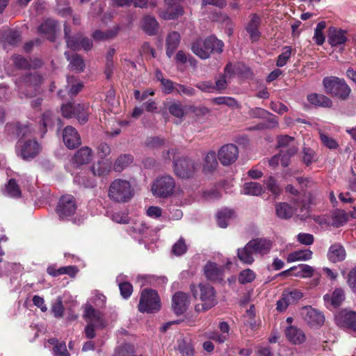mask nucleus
Returning <instances> with one entry per match:
<instances>
[{"label": "nucleus", "mask_w": 356, "mask_h": 356, "mask_svg": "<svg viewBox=\"0 0 356 356\" xmlns=\"http://www.w3.org/2000/svg\"><path fill=\"white\" fill-rule=\"evenodd\" d=\"M42 77L37 72H26L15 81L16 91L21 99L29 98L39 92Z\"/></svg>", "instance_id": "f257e3e1"}, {"label": "nucleus", "mask_w": 356, "mask_h": 356, "mask_svg": "<svg viewBox=\"0 0 356 356\" xmlns=\"http://www.w3.org/2000/svg\"><path fill=\"white\" fill-rule=\"evenodd\" d=\"M191 291L195 299L199 298L202 302V304L195 305L196 312H205L216 305V293L213 287L210 284L203 283L198 285L191 284Z\"/></svg>", "instance_id": "f03ea898"}, {"label": "nucleus", "mask_w": 356, "mask_h": 356, "mask_svg": "<svg viewBox=\"0 0 356 356\" xmlns=\"http://www.w3.org/2000/svg\"><path fill=\"white\" fill-rule=\"evenodd\" d=\"M293 206L286 202H278L275 206L276 216L286 220L296 215L300 219H306L309 216V206L303 202H294Z\"/></svg>", "instance_id": "7ed1b4c3"}, {"label": "nucleus", "mask_w": 356, "mask_h": 356, "mask_svg": "<svg viewBox=\"0 0 356 356\" xmlns=\"http://www.w3.org/2000/svg\"><path fill=\"white\" fill-rule=\"evenodd\" d=\"M90 339L94 337V329L102 328L105 322L99 309H103L106 305V297L98 291H94L91 293L90 301Z\"/></svg>", "instance_id": "20e7f679"}, {"label": "nucleus", "mask_w": 356, "mask_h": 356, "mask_svg": "<svg viewBox=\"0 0 356 356\" xmlns=\"http://www.w3.org/2000/svg\"><path fill=\"white\" fill-rule=\"evenodd\" d=\"M223 42L214 36L209 37L204 40L198 39L193 44V52L202 59H207L213 52L221 53L222 51Z\"/></svg>", "instance_id": "39448f33"}, {"label": "nucleus", "mask_w": 356, "mask_h": 356, "mask_svg": "<svg viewBox=\"0 0 356 356\" xmlns=\"http://www.w3.org/2000/svg\"><path fill=\"white\" fill-rule=\"evenodd\" d=\"M134 196V189L129 181L117 179L110 185L108 197L115 202H127Z\"/></svg>", "instance_id": "423d86ee"}, {"label": "nucleus", "mask_w": 356, "mask_h": 356, "mask_svg": "<svg viewBox=\"0 0 356 356\" xmlns=\"http://www.w3.org/2000/svg\"><path fill=\"white\" fill-rule=\"evenodd\" d=\"M323 83L327 94L337 97L340 99H346L350 93V88L343 79L336 76H327L323 79Z\"/></svg>", "instance_id": "0eeeda50"}, {"label": "nucleus", "mask_w": 356, "mask_h": 356, "mask_svg": "<svg viewBox=\"0 0 356 356\" xmlns=\"http://www.w3.org/2000/svg\"><path fill=\"white\" fill-rule=\"evenodd\" d=\"M138 310L142 313H154L160 309V299L157 292L153 289H145L142 291Z\"/></svg>", "instance_id": "6e6552de"}, {"label": "nucleus", "mask_w": 356, "mask_h": 356, "mask_svg": "<svg viewBox=\"0 0 356 356\" xmlns=\"http://www.w3.org/2000/svg\"><path fill=\"white\" fill-rule=\"evenodd\" d=\"M175 188L174 179L170 175H163L158 177L152 184V193L161 197H167L171 195Z\"/></svg>", "instance_id": "1a4fd4ad"}, {"label": "nucleus", "mask_w": 356, "mask_h": 356, "mask_svg": "<svg viewBox=\"0 0 356 356\" xmlns=\"http://www.w3.org/2000/svg\"><path fill=\"white\" fill-rule=\"evenodd\" d=\"M75 198L71 195L62 196L56 207V213L61 219H67L76 210Z\"/></svg>", "instance_id": "9d476101"}, {"label": "nucleus", "mask_w": 356, "mask_h": 356, "mask_svg": "<svg viewBox=\"0 0 356 356\" xmlns=\"http://www.w3.org/2000/svg\"><path fill=\"white\" fill-rule=\"evenodd\" d=\"M62 114L64 118H76L81 124H85L88 120V115L84 111V107L80 104H63L61 107Z\"/></svg>", "instance_id": "9b49d317"}, {"label": "nucleus", "mask_w": 356, "mask_h": 356, "mask_svg": "<svg viewBox=\"0 0 356 356\" xmlns=\"http://www.w3.org/2000/svg\"><path fill=\"white\" fill-rule=\"evenodd\" d=\"M17 146L20 148V154L23 159L29 160L40 152L41 147L35 139L21 140L18 142Z\"/></svg>", "instance_id": "f8f14e48"}, {"label": "nucleus", "mask_w": 356, "mask_h": 356, "mask_svg": "<svg viewBox=\"0 0 356 356\" xmlns=\"http://www.w3.org/2000/svg\"><path fill=\"white\" fill-rule=\"evenodd\" d=\"M197 166L188 158H181L174 162L175 173L180 177L188 178L197 170Z\"/></svg>", "instance_id": "ddd939ff"}, {"label": "nucleus", "mask_w": 356, "mask_h": 356, "mask_svg": "<svg viewBox=\"0 0 356 356\" xmlns=\"http://www.w3.org/2000/svg\"><path fill=\"white\" fill-rule=\"evenodd\" d=\"M238 149L234 144H227L221 147L218 152V158L223 165H229L238 159Z\"/></svg>", "instance_id": "4468645a"}, {"label": "nucleus", "mask_w": 356, "mask_h": 356, "mask_svg": "<svg viewBox=\"0 0 356 356\" xmlns=\"http://www.w3.org/2000/svg\"><path fill=\"white\" fill-rule=\"evenodd\" d=\"M302 315L305 322L312 327H318L325 321L324 315L310 306L302 308Z\"/></svg>", "instance_id": "2eb2a0df"}, {"label": "nucleus", "mask_w": 356, "mask_h": 356, "mask_svg": "<svg viewBox=\"0 0 356 356\" xmlns=\"http://www.w3.org/2000/svg\"><path fill=\"white\" fill-rule=\"evenodd\" d=\"M181 0H165L167 6L165 10L159 13L161 17L165 20L175 19L184 13L182 7L179 5Z\"/></svg>", "instance_id": "dca6fc26"}, {"label": "nucleus", "mask_w": 356, "mask_h": 356, "mask_svg": "<svg viewBox=\"0 0 356 356\" xmlns=\"http://www.w3.org/2000/svg\"><path fill=\"white\" fill-rule=\"evenodd\" d=\"M336 321L339 326L350 330L356 337V312H342L336 317Z\"/></svg>", "instance_id": "f3484780"}, {"label": "nucleus", "mask_w": 356, "mask_h": 356, "mask_svg": "<svg viewBox=\"0 0 356 356\" xmlns=\"http://www.w3.org/2000/svg\"><path fill=\"white\" fill-rule=\"evenodd\" d=\"M63 140L68 149H75L81 143L78 131L72 126L66 127L63 131Z\"/></svg>", "instance_id": "a211bd4d"}, {"label": "nucleus", "mask_w": 356, "mask_h": 356, "mask_svg": "<svg viewBox=\"0 0 356 356\" xmlns=\"http://www.w3.org/2000/svg\"><path fill=\"white\" fill-rule=\"evenodd\" d=\"M190 305L189 296L183 292H177L172 296V307L177 315L182 314Z\"/></svg>", "instance_id": "6ab92c4d"}, {"label": "nucleus", "mask_w": 356, "mask_h": 356, "mask_svg": "<svg viewBox=\"0 0 356 356\" xmlns=\"http://www.w3.org/2000/svg\"><path fill=\"white\" fill-rule=\"evenodd\" d=\"M64 31L68 48L72 50H79L81 48H83L86 50L88 49L89 43L88 40L83 38L81 34L72 37L68 36L69 29L67 26H65Z\"/></svg>", "instance_id": "aec40b11"}, {"label": "nucleus", "mask_w": 356, "mask_h": 356, "mask_svg": "<svg viewBox=\"0 0 356 356\" xmlns=\"http://www.w3.org/2000/svg\"><path fill=\"white\" fill-rule=\"evenodd\" d=\"M248 247H251L255 254L264 255L270 252L272 243L266 238H256L250 241Z\"/></svg>", "instance_id": "412c9836"}, {"label": "nucleus", "mask_w": 356, "mask_h": 356, "mask_svg": "<svg viewBox=\"0 0 356 356\" xmlns=\"http://www.w3.org/2000/svg\"><path fill=\"white\" fill-rule=\"evenodd\" d=\"M6 131L9 134H16L19 137L24 138L31 135L33 129L27 124L15 122L8 123L6 125Z\"/></svg>", "instance_id": "4be33fe9"}, {"label": "nucleus", "mask_w": 356, "mask_h": 356, "mask_svg": "<svg viewBox=\"0 0 356 356\" xmlns=\"http://www.w3.org/2000/svg\"><path fill=\"white\" fill-rule=\"evenodd\" d=\"M346 32L336 28H330L328 42L332 47L343 44L347 41Z\"/></svg>", "instance_id": "5701e85b"}, {"label": "nucleus", "mask_w": 356, "mask_h": 356, "mask_svg": "<svg viewBox=\"0 0 356 356\" xmlns=\"http://www.w3.org/2000/svg\"><path fill=\"white\" fill-rule=\"evenodd\" d=\"M250 18V22L246 26V31L249 33L250 39L252 41H256L260 37L259 27L261 19L257 14H251Z\"/></svg>", "instance_id": "b1692460"}, {"label": "nucleus", "mask_w": 356, "mask_h": 356, "mask_svg": "<svg viewBox=\"0 0 356 356\" xmlns=\"http://www.w3.org/2000/svg\"><path fill=\"white\" fill-rule=\"evenodd\" d=\"M287 339L293 344L302 343L306 337L304 332L296 326H289L285 330Z\"/></svg>", "instance_id": "393cba45"}, {"label": "nucleus", "mask_w": 356, "mask_h": 356, "mask_svg": "<svg viewBox=\"0 0 356 356\" xmlns=\"http://www.w3.org/2000/svg\"><path fill=\"white\" fill-rule=\"evenodd\" d=\"M204 272L207 278L210 280H221L223 268L222 266L217 265L216 263L208 262L204 266Z\"/></svg>", "instance_id": "a878e982"}, {"label": "nucleus", "mask_w": 356, "mask_h": 356, "mask_svg": "<svg viewBox=\"0 0 356 356\" xmlns=\"http://www.w3.org/2000/svg\"><path fill=\"white\" fill-rule=\"evenodd\" d=\"M346 256V252L344 248L339 243L332 245L327 252V258L333 263L344 260Z\"/></svg>", "instance_id": "bb28decb"}, {"label": "nucleus", "mask_w": 356, "mask_h": 356, "mask_svg": "<svg viewBox=\"0 0 356 356\" xmlns=\"http://www.w3.org/2000/svg\"><path fill=\"white\" fill-rule=\"evenodd\" d=\"M15 66L19 69H36L42 65V60L38 58L27 60L22 56H16L13 58Z\"/></svg>", "instance_id": "cd10ccee"}, {"label": "nucleus", "mask_w": 356, "mask_h": 356, "mask_svg": "<svg viewBox=\"0 0 356 356\" xmlns=\"http://www.w3.org/2000/svg\"><path fill=\"white\" fill-rule=\"evenodd\" d=\"M293 270H298V271L295 273V276L300 277L302 278L311 277L313 276L314 273V269L313 267L307 264H300L298 266L291 267V268L282 272L280 275H287L289 274L290 271Z\"/></svg>", "instance_id": "c85d7f7f"}, {"label": "nucleus", "mask_w": 356, "mask_h": 356, "mask_svg": "<svg viewBox=\"0 0 356 356\" xmlns=\"http://www.w3.org/2000/svg\"><path fill=\"white\" fill-rule=\"evenodd\" d=\"M345 299L344 291L341 289H336L332 295L326 294L324 296V300L327 305H330L334 308L339 307Z\"/></svg>", "instance_id": "c756f323"}, {"label": "nucleus", "mask_w": 356, "mask_h": 356, "mask_svg": "<svg viewBox=\"0 0 356 356\" xmlns=\"http://www.w3.org/2000/svg\"><path fill=\"white\" fill-rule=\"evenodd\" d=\"M89 162V148L84 147L79 149L75 154L72 159V163L76 168L81 165H87Z\"/></svg>", "instance_id": "7c9ffc66"}, {"label": "nucleus", "mask_w": 356, "mask_h": 356, "mask_svg": "<svg viewBox=\"0 0 356 356\" xmlns=\"http://www.w3.org/2000/svg\"><path fill=\"white\" fill-rule=\"evenodd\" d=\"M169 113L177 119L176 121L177 124L182 122L183 118L184 117L185 107L180 102H171L168 106Z\"/></svg>", "instance_id": "2f4dec72"}, {"label": "nucleus", "mask_w": 356, "mask_h": 356, "mask_svg": "<svg viewBox=\"0 0 356 356\" xmlns=\"http://www.w3.org/2000/svg\"><path fill=\"white\" fill-rule=\"evenodd\" d=\"M180 42V35L176 31L170 33L166 38V54L170 58Z\"/></svg>", "instance_id": "473e14b6"}, {"label": "nucleus", "mask_w": 356, "mask_h": 356, "mask_svg": "<svg viewBox=\"0 0 356 356\" xmlns=\"http://www.w3.org/2000/svg\"><path fill=\"white\" fill-rule=\"evenodd\" d=\"M264 192L262 185L257 182L250 181L245 183L241 193L247 195L258 196Z\"/></svg>", "instance_id": "72a5a7b5"}, {"label": "nucleus", "mask_w": 356, "mask_h": 356, "mask_svg": "<svg viewBox=\"0 0 356 356\" xmlns=\"http://www.w3.org/2000/svg\"><path fill=\"white\" fill-rule=\"evenodd\" d=\"M142 28L148 35H153L158 31L159 23L154 17L147 15L143 19Z\"/></svg>", "instance_id": "f704fd0d"}, {"label": "nucleus", "mask_w": 356, "mask_h": 356, "mask_svg": "<svg viewBox=\"0 0 356 356\" xmlns=\"http://www.w3.org/2000/svg\"><path fill=\"white\" fill-rule=\"evenodd\" d=\"M313 252L309 250H300L294 251L288 254L286 261L289 263L298 261H308L312 259Z\"/></svg>", "instance_id": "c9c22d12"}, {"label": "nucleus", "mask_w": 356, "mask_h": 356, "mask_svg": "<svg viewBox=\"0 0 356 356\" xmlns=\"http://www.w3.org/2000/svg\"><path fill=\"white\" fill-rule=\"evenodd\" d=\"M307 100L309 103L322 107L329 108L332 105V100L323 95L312 93L307 96Z\"/></svg>", "instance_id": "e433bc0d"}, {"label": "nucleus", "mask_w": 356, "mask_h": 356, "mask_svg": "<svg viewBox=\"0 0 356 356\" xmlns=\"http://www.w3.org/2000/svg\"><path fill=\"white\" fill-rule=\"evenodd\" d=\"M254 254H255L252 252V248L248 247V243L245 247L238 248L237 250L238 258L242 263L245 264L250 265L254 262Z\"/></svg>", "instance_id": "4c0bfd02"}, {"label": "nucleus", "mask_w": 356, "mask_h": 356, "mask_svg": "<svg viewBox=\"0 0 356 356\" xmlns=\"http://www.w3.org/2000/svg\"><path fill=\"white\" fill-rule=\"evenodd\" d=\"M218 165L216 152L214 151L207 152L204 158L203 170L204 172H212L217 168Z\"/></svg>", "instance_id": "58836bf2"}, {"label": "nucleus", "mask_w": 356, "mask_h": 356, "mask_svg": "<svg viewBox=\"0 0 356 356\" xmlns=\"http://www.w3.org/2000/svg\"><path fill=\"white\" fill-rule=\"evenodd\" d=\"M125 277H127L124 275H119L116 277V282L118 284L122 297L127 299L131 295L133 286L129 282L124 280Z\"/></svg>", "instance_id": "ea45409f"}, {"label": "nucleus", "mask_w": 356, "mask_h": 356, "mask_svg": "<svg viewBox=\"0 0 356 356\" xmlns=\"http://www.w3.org/2000/svg\"><path fill=\"white\" fill-rule=\"evenodd\" d=\"M67 59L70 61V67L72 70L77 72L83 71L85 65L83 59L76 54H70L67 51L65 53Z\"/></svg>", "instance_id": "a19ab883"}, {"label": "nucleus", "mask_w": 356, "mask_h": 356, "mask_svg": "<svg viewBox=\"0 0 356 356\" xmlns=\"http://www.w3.org/2000/svg\"><path fill=\"white\" fill-rule=\"evenodd\" d=\"M234 216L232 210L224 209L217 213V223L219 227L225 228L228 225L229 221Z\"/></svg>", "instance_id": "79ce46f5"}, {"label": "nucleus", "mask_w": 356, "mask_h": 356, "mask_svg": "<svg viewBox=\"0 0 356 356\" xmlns=\"http://www.w3.org/2000/svg\"><path fill=\"white\" fill-rule=\"evenodd\" d=\"M48 343L54 346L52 349L54 356H70L65 343L58 342L55 339H49Z\"/></svg>", "instance_id": "37998d69"}, {"label": "nucleus", "mask_w": 356, "mask_h": 356, "mask_svg": "<svg viewBox=\"0 0 356 356\" xmlns=\"http://www.w3.org/2000/svg\"><path fill=\"white\" fill-rule=\"evenodd\" d=\"M67 298H68V296L67 295L64 297L58 296L56 298L55 302L51 307V312L55 317L61 318L63 316L65 310L63 301L65 300Z\"/></svg>", "instance_id": "c03bdc74"}, {"label": "nucleus", "mask_w": 356, "mask_h": 356, "mask_svg": "<svg viewBox=\"0 0 356 356\" xmlns=\"http://www.w3.org/2000/svg\"><path fill=\"white\" fill-rule=\"evenodd\" d=\"M119 29V26H117L106 32L97 31L92 34V38L97 40L111 39L118 34Z\"/></svg>", "instance_id": "a18cd8bd"}, {"label": "nucleus", "mask_w": 356, "mask_h": 356, "mask_svg": "<svg viewBox=\"0 0 356 356\" xmlns=\"http://www.w3.org/2000/svg\"><path fill=\"white\" fill-rule=\"evenodd\" d=\"M133 161V156L130 154L121 155L116 160L114 168L115 171L120 172L129 165Z\"/></svg>", "instance_id": "49530a36"}, {"label": "nucleus", "mask_w": 356, "mask_h": 356, "mask_svg": "<svg viewBox=\"0 0 356 356\" xmlns=\"http://www.w3.org/2000/svg\"><path fill=\"white\" fill-rule=\"evenodd\" d=\"M2 36L5 40V42L12 46L17 44L21 40L19 32L14 30H8L4 31Z\"/></svg>", "instance_id": "de8ad7c7"}, {"label": "nucleus", "mask_w": 356, "mask_h": 356, "mask_svg": "<svg viewBox=\"0 0 356 356\" xmlns=\"http://www.w3.org/2000/svg\"><path fill=\"white\" fill-rule=\"evenodd\" d=\"M3 193L9 197H18L21 195V191L15 181L11 179L6 186Z\"/></svg>", "instance_id": "09e8293b"}, {"label": "nucleus", "mask_w": 356, "mask_h": 356, "mask_svg": "<svg viewBox=\"0 0 356 356\" xmlns=\"http://www.w3.org/2000/svg\"><path fill=\"white\" fill-rule=\"evenodd\" d=\"M296 152L297 148L295 147H290L286 149H281L279 155L282 165L284 167L288 166L290 161V157L292 155H294Z\"/></svg>", "instance_id": "8fccbe9b"}, {"label": "nucleus", "mask_w": 356, "mask_h": 356, "mask_svg": "<svg viewBox=\"0 0 356 356\" xmlns=\"http://www.w3.org/2000/svg\"><path fill=\"white\" fill-rule=\"evenodd\" d=\"M56 120L58 121L59 127H60L61 120L56 118L52 112L47 111L42 115L41 122H42L44 129H47L48 127H51Z\"/></svg>", "instance_id": "3c124183"}, {"label": "nucleus", "mask_w": 356, "mask_h": 356, "mask_svg": "<svg viewBox=\"0 0 356 356\" xmlns=\"http://www.w3.org/2000/svg\"><path fill=\"white\" fill-rule=\"evenodd\" d=\"M256 278V274L254 272L250 269H245L242 270L238 275V282L240 284H245L253 282Z\"/></svg>", "instance_id": "603ef678"}, {"label": "nucleus", "mask_w": 356, "mask_h": 356, "mask_svg": "<svg viewBox=\"0 0 356 356\" xmlns=\"http://www.w3.org/2000/svg\"><path fill=\"white\" fill-rule=\"evenodd\" d=\"M292 49L289 46H285L282 48V52L278 56L276 65L277 67L284 66L291 55Z\"/></svg>", "instance_id": "864d4df0"}, {"label": "nucleus", "mask_w": 356, "mask_h": 356, "mask_svg": "<svg viewBox=\"0 0 356 356\" xmlns=\"http://www.w3.org/2000/svg\"><path fill=\"white\" fill-rule=\"evenodd\" d=\"M67 83L71 88L69 90V95L74 96L77 95L83 88V83L81 81H76L74 76H68Z\"/></svg>", "instance_id": "5fc2aeb1"}, {"label": "nucleus", "mask_w": 356, "mask_h": 356, "mask_svg": "<svg viewBox=\"0 0 356 356\" xmlns=\"http://www.w3.org/2000/svg\"><path fill=\"white\" fill-rule=\"evenodd\" d=\"M147 229L146 224L143 220H138L130 227L129 232L131 234H143Z\"/></svg>", "instance_id": "6e6d98bb"}, {"label": "nucleus", "mask_w": 356, "mask_h": 356, "mask_svg": "<svg viewBox=\"0 0 356 356\" xmlns=\"http://www.w3.org/2000/svg\"><path fill=\"white\" fill-rule=\"evenodd\" d=\"M266 188L273 194L278 195L281 193V188L273 177H269L264 181Z\"/></svg>", "instance_id": "4d7b16f0"}, {"label": "nucleus", "mask_w": 356, "mask_h": 356, "mask_svg": "<svg viewBox=\"0 0 356 356\" xmlns=\"http://www.w3.org/2000/svg\"><path fill=\"white\" fill-rule=\"evenodd\" d=\"M74 181L77 185L88 188V179L87 170H81L80 172H77L74 176Z\"/></svg>", "instance_id": "13d9d810"}, {"label": "nucleus", "mask_w": 356, "mask_h": 356, "mask_svg": "<svg viewBox=\"0 0 356 356\" xmlns=\"http://www.w3.org/2000/svg\"><path fill=\"white\" fill-rule=\"evenodd\" d=\"M302 154L303 161L307 165H309L316 161L315 152L312 149L304 147Z\"/></svg>", "instance_id": "bf43d9fd"}, {"label": "nucleus", "mask_w": 356, "mask_h": 356, "mask_svg": "<svg viewBox=\"0 0 356 356\" xmlns=\"http://www.w3.org/2000/svg\"><path fill=\"white\" fill-rule=\"evenodd\" d=\"M320 138L323 144L329 149H336L338 147L337 142L323 132H320Z\"/></svg>", "instance_id": "052dcab7"}, {"label": "nucleus", "mask_w": 356, "mask_h": 356, "mask_svg": "<svg viewBox=\"0 0 356 356\" xmlns=\"http://www.w3.org/2000/svg\"><path fill=\"white\" fill-rule=\"evenodd\" d=\"M177 84L178 83H175L168 79L163 80L162 83H161L163 92L165 94H170L173 92H175V88L177 87Z\"/></svg>", "instance_id": "680f3d73"}, {"label": "nucleus", "mask_w": 356, "mask_h": 356, "mask_svg": "<svg viewBox=\"0 0 356 356\" xmlns=\"http://www.w3.org/2000/svg\"><path fill=\"white\" fill-rule=\"evenodd\" d=\"M109 165L104 162H99L97 165H94L92 171L95 175H103L109 171Z\"/></svg>", "instance_id": "e2e57ef3"}, {"label": "nucleus", "mask_w": 356, "mask_h": 356, "mask_svg": "<svg viewBox=\"0 0 356 356\" xmlns=\"http://www.w3.org/2000/svg\"><path fill=\"white\" fill-rule=\"evenodd\" d=\"M175 92L181 95H187V96H193L195 94V90L194 88L186 86L184 85L181 84H177V87L175 88Z\"/></svg>", "instance_id": "0e129e2a"}, {"label": "nucleus", "mask_w": 356, "mask_h": 356, "mask_svg": "<svg viewBox=\"0 0 356 356\" xmlns=\"http://www.w3.org/2000/svg\"><path fill=\"white\" fill-rule=\"evenodd\" d=\"M186 245L182 238H180L172 247V252L179 256L183 254L186 251Z\"/></svg>", "instance_id": "69168bd1"}, {"label": "nucleus", "mask_w": 356, "mask_h": 356, "mask_svg": "<svg viewBox=\"0 0 356 356\" xmlns=\"http://www.w3.org/2000/svg\"><path fill=\"white\" fill-rule=\"evenodd\" d=\"M298 241L305 245H312L314 243V236L312 234L300 233L297 236Z\"/></svg>", "instance_id": "338daca9"}, {"label": "nucleus", "mask_w": 356, "mask_h": 356, "mask_svg": "<svg viewBox=\"0 0 356 356\" xmlns=\"http://www.w3.org/2000/svg\"><path fill=\"white\" fill-rule=\"evenodd\" d=\"M196 87L204 92H213L215 86L211 81H202L196 85Z\"/></svg>", "instance_id": "774afa93"}]
</instances>
